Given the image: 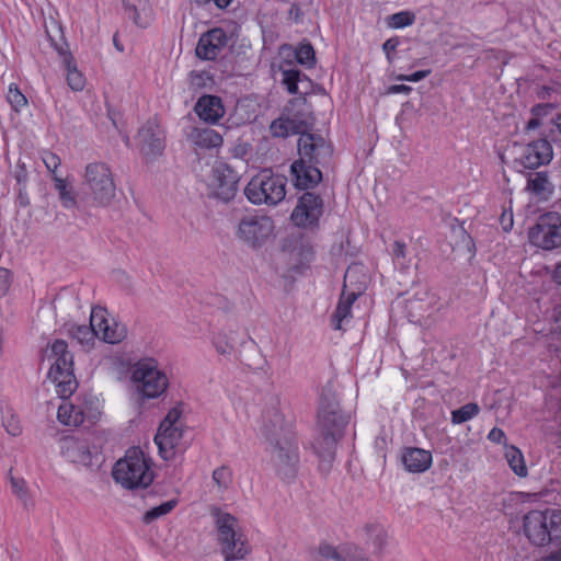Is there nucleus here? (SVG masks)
Here are the masks:
<instances>
[{
    "instance_id": "nucleus-45",
    "label": "nucleus",
    "mask_w": 561,
    "mask_h": 561,
    "mask_svg": "<svg viewBox=\"0 0 561 561\" xmlns=\"http://www.w3.org/2000/svg\"><path fill=\"white\" fill-rule=\"evenodd\" d=\"M214 83L213 76L208 71H192L190 73V84L195 89L209 88Z\"/></svg>"
},
{
    "instance_id": "nucleus-38",
    "label": "nucleus",
    "mask_w": 561,
    "mask_h": 561,
    "mask_svg": "<svg viewBox=\"0 0 561 561\" xmlns=\"http://www.w3.org/2000/svg\"><path fill=\"white\" fill-rule=\"evenodd\" d=\"M479 412L480 408L477 403H467L451 412V422L454 424H462L477 416Z\"/></svg>"
},
{
    "instance_id": "nucleus-26",
    "label": "nucleus",
    "mask_w": 561,
    "mask_h": 561,
    "mask_svg": "<svg viewBox=\"0 0 561 561\" xmlns=\"http://www.w3.org/2000/svg\"><path fill=\"white\" fill-rule=\"evenodd\" d=\"M99 412L88 413L82 408L76 407L70 401L64 400L58 407L57 419L67 426H79L85 419L94 422L99 417Z\"/></svg>"
},
{
    "instance_id": "nucleus-21",
    "label": "nucleus",
    "mask_w": 561,
    "mask_h": 561,
    "mask_svg": "<svg viewBox=\"0 0 561 561\" xmlns=\"http://www.w3.org/2000/svg\"><path fill=\"white\" fill-rule=\"evenodd\" d=\"M318 561H369L353 543L320 545Z\"/></svg>"
},
{
    "instance_id": "nucleus-29",
    "label": "nucleus",
    "mask_w": 561,
    "mask_h": 561,
    "mask_svg": "<svg viewBox=\"0 0 561 561\" xmlns=\"http://www.w3.org/2000/svg\"><path fill=\"white\" fill-rule=\"evenodd\" d=\"M302 122L291 118L287 115L274 119L270 126L271 134L274 137L286 138L290 135L300 134Z\"/></svg>"
},
{
    "instance_id": "nucleus-52",
    "label": "nucleus",
    "mask_w": 561,
    "mask_h": 561,
    "mask_svg": "<svg viewBox=\"0 0 561 561\" xmlns=\"http://www.w3.org/2000/svg\"><path fill=\"white\" fill-rule=\"evenodd\" d=\"M500 222H501V226H502V228H503V230L505 232L511 231V229L513 228V224H514L513 211H512L511 208H508V209L504 208L503 209V213H502L501 218H500Z\"/></svg>"
},
{
    "instance_id": "nucleus-13",
    "label": "nucleus",
    "mask_w": 561,
    "mask_h": 561,
    "mask_svg": "<svg viewBox=\"0 0 561 561\" xmlns=\"http://www.w3.org/2000/svg\"><path fill=\"white\" fill-rule=\"evenodd\" d=\"M515 162L524 169H537L551 161L553 150L546 139H538L527 145H513Z\"/></svg>"
},
{
    "instance_id": "nucleus-17",
    "label": "nucleus",
    "mask_w": 561,
    "mask_h": 561,
    "mask_svg": "<svg viewBox=\"0 0 561 561\" xmlns=\"http://www.w3.org/2000/svg\"><path fill=\"white\" fill-rule=\"evenodd\" d=\"M91 325L96 329V336L110 344L122 342L127 335L126 325L107 317L104 308L95 307L91 311Z\"/></svg>"
},
{
    "instance_id": "nucleus-40",
    "label": "nucleus",
    "mask_w": 561,
    "mask_h": 561,
    "mask_svg": "<svg viewBox=\"0 0 561 561\" xmlns=\"http://www.w3.org/2000/svg\"><path fill=\"white\" fill-rule=\"evenodd\" d=\"M211 344L220 355H230L234 350V343L227 333L218 332L213 335Z\"/></svg>"
},
{
    "instance_id": "nucleus-22",
    "label": "nucleus",
    "mask_w": 561,
    "mask_h": 561,
    "mask_svg": "<svg viewBox=\"0 0 561 561\" xmlns=\"http://www.w3.org/2000/svg\"><path fill=\"white\" fill-rule=\"evenodd\" d=\"M60 448L69 461L83 466L91 463V451L87 440L68 436L62 438Z\"/></svg>"
},
{
    "instance_id": "nucleus-58",
    "label": "nucleus",
    "mask_w": 561,
    "mask_h": 561,
    "mask_svg": "<svg viewBox=\"0 0 561 561\" xmlns=\"http://www.w3.org/2000/svg\"><path fill=\"white\" fill-rule=\"evenodd\" d=\"M18 202H19V205L22 207H26L30 205V199H28L27 193L25 191L20 190L19 195H18Z\"/></svg>"
},
{
    "instance_id": "nucleus-43",
    "label": "nucleus",
    "mask_w": 561,
    "mask_h": 561,
    "mask_svg": "<svg viewBox=\"0 0 561 561\" xmlns=\"http://www.w3.org/2000/svg\"><path fill=\"white\" fill-rule=\"evenodd\" d=\"M393 263L402 270L409 268L410 261L407 260V244L403 241H394L391 249Z\"/></svg>"
},
{
    "instance_id": "nucleus-4",
    "label": "nucleus",
    "mask_w": 561,
    "mask_h": 561,
    "mask_svg": "<svg viewBox=\"0 0 561 561\" xmlns=\"http://www.w3.org/2000/svg\"><path fill=\"white\" fill-rule=\"evenodd\" d=\"M112 476L117 483L130 490L147 488L154 478L151 459L138 447L126 451L125 457L115 463Z\"/></svg>"
},
{
    "instance_id": "nucleus-54",
    "label": "nucleus",
    "mask_w": 561,
    "mask_h": 561,
    "mask_svg": "<svg viewBox=\"0 0 561 561\" xmlns=\"http://www.w3.org/2000/svg\"><path fill=\"white\" fill-rule=\"evenodd\" d=\"M233 0H196L199 5H207L214 3L218 9H226Z\"/></svg>"
},
{
    "instance_id": "nucleus-42",
    "label": "nucleus",
    "mask_w": 561,
    "mask_h": 561,
    "mask_svg": "<svg viewBox=\"0 0 561 561\" xmlns=\"http://www.w3.org/2000/svg\"><path fill=\"white\" fill-rule=\"evenodd\" d=\"M7 100L15 112H20L27 106V99L14 83L9 85Z\"/></svg>"
},
{
    "instance_id": "nucleus-2",
    "label": "nucleus",
    "mask_w": 561,
    "mask_h": 561,
    "mask_svg": "<svg viewBox=\"0 0 561 561\" xmlns=\"http://www.w3.org/2000/svg\"><path fill=\"white\" fill-rule=\"evenodd\" d=\"M217 530V541L225 561H242L251 552V546L238 519L218 507L211 508Z\"/></svg>"
},
{
    "instance_id": "nucleus-39",
    "label": "nucleus",
    "mask_w": 561,
    "mask_h": 561,
    "mask_svg": "<svg viewBox=\"0 0 561 561\" xmlns=\"http://www.w3.org/2000/svg\"><path fill=\"white\" fill-rule=\"evenodd\" d=\"M415 14L411 11H400L387 16L386 22L390 28H403L415 22Z\"/></svg>"
},
{
    "instance_id": "nucleus-35",
    "label": "nucleus",
    "mask_w": 561,
    "mask_h": 561,
    "mask_svg": "<svg viewBox=\"0 0 561 561\" xmlns=\"http://www.w3.org/2000/svg\"><path fill=\"white\" fill-rule=\"evenodd\" d=\"M505 457L510 467L517 476L525 477L527 474L524 457L519 449L514 446L508 447Z\"/></svg>"
},
{
    "instance_id": "nucleus-5",
    "label": "nucleus",
    "mask_w": 561,
    "mask_h": 561,
    "mask_svg": "<svg viewBox=\"0 0 561 561\" xmlns=\"http://www.w3.org/2000/svg\"><path fill=\"white\" fill-rule=\"evenodd\" d=\"M47 357L53 359L48 379L55 385L60 398H69L77 389L78 382L73 375V356L64 340L54 341L48 347Z\"/></svg>"
},
{
    "instance_id": "nucleus-44",
    "label": "nucleus",
    "mask_w": 561,
    "mask_h": 561,
    "mask_svg": "<svg viewBox=\"0 0 561 561\" xmlns=\"http://www.w3.org/2000/svg\"><path fill=\"white\" fill-rule=\"evenodd\" d=\"M10 484L12 492L26 506L31 502L27 485L24 479L10 476Z\"/></svg>"
},
{
    "instance_id": "nucleus-15",
    "label": "nucleus",
    "mask_w": 561,
    "mask_h": 561,
    "mask_svg": "<svg viewBox=\"0 0 561 561\" xmlns=\"http://www.w3.org/2000/svg\"><path fill=\"white\" fill-rule=\"evenodd\" d=\"M239 176L226 163H218L211 170L209 187L211 195L225 203L230 202L237 194Z\"/></svg>"
},
{
    "instance_id": "nucleus-41",
    "label": "nucleus",
    "mask_w": 561,
    "mask_h": 561,
    "mask_svg": "<svg viewBox=\"0 0 561 561\" xmlns=\"http://www.w3.org/2000/svg\"><path fill=\"white\" fill-rule=\"evenodd\" d=\"M176 505L175 500L167 501L156 507H152L151 510L147 511L142 517V520L146 524H149L153 522L154 519L162 517L167 514H169Z\"/></svg>"
},
{
    "instance_id": "nucleus-11",
    "label": "nucleus",
    "mask_w": 561,
    "mask_h": 561,
    "mask_svg": "<svg viewBox=\"0 0 561 561\" xmlns=\"http://www.w3.org/2000/svg\"><path fill=\"white\" fill-rule=\"evenodd\" d=\"M529 242L543 250L561 247V217L557 213H547L538 218L528 231Z\"/></svg>"
},
{
    "instance_id": "nucleus-47",
    "label": "nucleus",
    "mask_w": 561,
    "mask_h": 561,
    "mask_svg": "<svg viewBox=\"0 0 561 561\" xmlns=\"http://www.w3.org/2000/svg\"><path fill=\"white\" fill-rule=\"evenodd\" d=\"M42 160L46 169L53 174V176L57 175L56 171L61 164L60 158L51 151H44Z\"/></svg>"
},
{
    "instance_id": "nucleus-49",
    "label": "nucleus",
    "mask_w": 561,
    "mask_h": 561,
    "mask_svg": "<svg viewBox=\"0 0 561 561\" xmlns=\"http://www.w3.org/2000/svg\"><path fill=\"white\" fill-rule=\"evenodd\" d=\"M181 411L178 408L171 409L163 421L160 423L159 427H170L181 425L180 423Z\"/></svg>"
},
{
    "instance_id": "nucleus-23",
    "label": "nucleus",
    "mask_w": 561,
    "mask_h": 561,
    "mask_svg": "<svg viewBox=\"0 0 561 561\" xmlns=\"http://www.w3.org/2000/svg\"><path fill=\"white\" fill-rule=\"evenodd\" d=\"M342 436L319 431L318 436L312 442V448L320 459L321 466L329 468L334 460L337 440Z\"/></svg>"
},
{
    "instance_id": "nucleus-51",
    "label": "nucleus",
    "mask_w": 561,
    "mask_h": 561,
    "mask_svg": "<svg viewBox=\"0 0 561 561\" xmlns=\"http://www.w3.org/2000/svg\"><path fill=\"white\" fill-rule=\"evenodd\" d=\"M546 106L537 105L533 107L531 112L535 115V117L530 118L526 124V130H534L538 128L541 125V121L538 118V116L543 112Z\"/></svg>"
},
{
    "instance_id": "nucleus-24",
    "label": "nucleus",
    "mask_w": 561,
    "mask_h": 561,
    "mask_svg": "<svg viewBox=\"0 0 561 561\" xmlns=\"http://www.w3.org/2000/svg\"><path fill=\"white\" fill-rule=\"evenodd\" d=\"M194 111L202 121L209 124H216L225 115L221 99L216 95L201 96L194 106Z\"/></svg>"
},
{
    "instance_id": "nucleus-16",
    "label": "nucleus",
    "mask_w": 561,
    "mask_h": 561,
    "mask_svg": "<svg viewBox=\"0 0 561 561\" xmlns=\"http://www.w3.org/2000/svg\"><path fill=\"white\" fill-rule=\"evenodd\" d=\"M323 214V201L319 195L305 193L298 199L290 219L295 226L301 228L313 227Z\"/></svg>"
},
{
    "instance_id": "nucleus-32",
    "label": "nucleus",
    "mask_w": 561,
    "mask_h": 561,
    "mask_svg": "<svg viewBox=\"0 0 561 561\" xmlns=\"http://www.w3.org/2000/svg\"><path fill=\"white\" fill-rule=\"evenodd\" d=\"M527 190L538 196H548L552 192V185L546 172L530 174L527 181Z\"/></svg>"
},
{
    "instance_id": "nucleus-28",
    "label": "nucleus",
    "mask_w": 561,
    "mask_h": 561,
    "mask_svg": "<svg viewBox=\"0 0 561 561\" xmlns=\"http://www.w3.org/2000/svg\"><path fill=\"white\" fill-rule=\"evenodd\" d=\"M188 139L196 147L203 149L217 148L222 145V137L214 129L207 127H195L188 135Z\"/></svg>"
},
{
    "instance_id": "nucleus-37",
    "label": "nucleus",
    "mask_w": 561,
    "mask_h": 561,
    "mask_svg": "<svg viewBox=\"0 0 561 561\" xmlns=\"http://www.w3.org/2000/svg\"><path fill=\"white\" fill-rule=\"evenodd\" d=\"M282 77V82L290 94H298V83L301 82L302 79L307 78L298 69L294 68L283 69Z\"/></svg>"
},
{
    "instance_id": "nucleus-14",
    "label": "nucleus",
    "mask_w": 561,
    "mask_h": 561,
    "mask_svg": "<svg viewBox=\"0 0 561 561\" xmlns=\"http://www.w3.org/2000/svg\"><path fill=\"white\" fill-rule=\"evenodd\" d=\"M333 153L331 145L321 136L301 133L298 138V159L324 165L330 162Z\"/></svg>"
},
{
    "instance_id": "nucleus-61",
    "label": "nucleus",
    "mask_w": 561,
    "mask_h": 561,
    "mask_svg": "<svg viewBox=\"0 0 561 561\" xmlns=\"http://www.w3.org/2000/svg\"><path fill=\"white\" fill-rule=\"evenodd\" d=\"M114 43H115V46L119 49V50H123L121 47H119V43H116V41L114 39Z\"/></svg>"
},
{
    "instance_id": "nucleus-33",
    "label": "nucleus",
    "mask_w": 561,
    "mask_h": 561,
    "mask_svg": "<svg viewBox=\"0 0 561 561\" xmlns=\"http://www.w3.org/2000/svg\"><path fill=\"white\" fill-rule=\"evenodd\" d=\"M54 185L56 191L58 192L59 199L61 205L65 208H73L77 206V199L75 193L67 183V181L58 175L53 176Z\"/></svg>"
},
{
    "instance_id": "nucleus-25",
    "label": "nucleus",
    "mask_w": 561,
    "mask_h": 561,
    "mask_svg": "<svg viewBox=\"0 0 561 561\" xmlns=\"http://www.w3.org/2000/svg\"><path fill=\"white\" fill-rule=\"evenodd\" d=\"M183 437L182 425L159 427L154 436V443L159 448V453L163 459H169L173 455V449L176 448Z\"/></svg>"
},
{
    "instance_id": "nucleus-6",
    "label": "nucleus",
    "mask_w": 561,
    "mask_h": 561,
    "mask_svg": "<svg viewBox=\"0 0 561 561\" xmlns=\"http://www.w3.org/2000/svg\"><path fill=\"white\" fill-rule=\"evenodd\" d=\"M524 533L536 546H546L561 537V512L558 510H534L523 518Z\"/></svg>"
},
{
    "instance_id": "nucleus-7",
    "label": "nucleus",
    "mask_w": 561,
    "mask_h": 561,
    "mask_svg": "<svg viewBox=\"0 0 561 561\" xmlns=\"http://www.w3.org/2000/svg\"><path fill=\"white\" fill-rule=\"evenodd\" d=\"M244 195L254 205L275 206L286 196V179L270 170H263L252 176L244 187Z\"/></svg>"
},
{
    "instance_id": "nucleus-27",
    "label": "nucleus",
    "mask_w": 561,
    "mask_h": 561,
    "mask_svg": "<svg viewBox=\"0 0 561 561\" xmlns=\"http://www.w3.org/2000/svg\"><path fill=\"white\" fill-rule=\"evenodd\" d=\"M402 462L410 472H424L432 465V454L422 448L410 447L403 451Z\"/></svg>"
},
{
    "instance_id": "nucleus-36",
    "label": "nucleus",
    "mask_w": 561,
    "mask_h": 561,
    "mask_svg": "<svg viewBox=\"0 0 561 561\" xmlns=\"http://www.w3.org/2000/svg\"><path fill=\"white\" fill-rule=\"evenodd\" d=\"M295 57L297 62L306 68H312L316 65V53L309 42H304L298 45L295 50Z\"/></svg>"
},
{
    "instance_id": "nucleus-34",
    "label": "nucleus",
    "mask_w": 561,
    "mask_h": 561,
    "mask_svg": "<svg viewBox=\"0 0 561 561\" xmlns=\"http://www.w3.org/2000/svg\"><path fill=\"white\" fill-rule=\"evenodd\" d=\"M70 336L82 346L90 347L93 345L96 335V329L90 325H71L69 329Z\"/></svg>"
},
{
    "instance_id": "nucleus-50",
    "label": "nucleus",
    "mask_w": 561,
    "mask_h": 561,
    "mask_svg": "<svg viewBox=\"0 0 561 561\" xmlns=\"http://www.w3.org/2000/svg\"><path fill=\"white\" fill-rule=\"evenodd\" d=\"M431 69L419 70L411 75H399L396 77L399 81L419 82L431 75Z\"/></svg>"
},
{
    "instance_id": "nucleus-53",
    "label": "nucleus",
    "mask_w": 561,
    "mask_h": 561,
    "mask_svg": "<svg viewBox=\"0 0 561 561\" xmlns=\"http://www.w3.org/2000/svg\"><path fill=\"white\" fill-rule=\"evenodd\" d=\"M412 91V88L410 85H405V84H393V85H390L387 90V93L388 94H399V93H402V94H410V92Z\"/></svg>"
},
{
    "instance_id": "nucleus-20",
    "label": "nucleus",
    "mask_w": 561,
    "mask_h": 561,
    "mask_svg": "<svg viewBox=\"0 0 561 561\" xmlns=\"http://www.w3.org/2000/svg\"><path fill=\"white\" fill-rule=\"evenodd\" d=\"M320 164L297 159L291 163L290 173L294 185L299 190H308L318 185L322 180Z\"/></svg>"
},
{
    "instance_id": "nucleus-59",
    "label": "nucleus",
    "mask_w": 561,
    "mask_h": 561,
    "mask_svg": "<svg viewBox=\"0 0 561 561\" xmlns=\"http://www.w3.org/2000/svg\"><path fill=\"white\" fill-rule=\"evenodd\" d=\"M553 278L558 284H561V264L557 265L553 273Z\"/></svg>"
},
{
    "instance_id": "nucleus-10",
    "label": "nucleus",
    "mask_w": 561,
    "mask_h": 561,
    "mask_svg": "<svg viewBox=\"0 0 561 561\" xmlns=\"http://www.w3.org/2000/svg\"><path fill=\"white\" fill-rule=\"evenodd\" d=\"M131 378L137 385L138 391L149 399L161 396L169 385L165 374L158 369L152 360L137 363Z\"/></svg>"
},
{
    "instance_id": "nucleus-60",
    "label": "nucleus",
    "mask_w": 561,
    "mask_h": 561,
    "mask_svg": "<svg viewBox=\"0 0 561 561\" xmlns=\"http://www.w3.org/2000/svg\"><path fill=\"white\" fill-rule=\"evenodd\" d=\"M554 124H556L557 128L559 129V131L561 133V113L556 117Z\"/></svg>"
},
{
    "instance_id": "nucleus-19",
    "label": "nucleus",
    "mask_w": 561,
    "mask_h": 561,
    "mask_svg": "<svg viewBox=\"0 0 561 561\" xmlns=\"http://www.w3.org/2000/svg\"><path fill=\"white\" fill-rule=\"evenodd\" d=\"M228 37L222 28H213L204 33L196 46V56L204 60H214L227 45Z\"/></svg>"
},
{
    "instance_id": "nucleus-31",
    "label": "nucleus",
    "mask_w": 561,
    "mask_h": 561,
    "mask_svg": "<svg viewBox=\"0 0 561 561\" xmlns=\"http://www.w3.org/2000/svg\"><path fill=\"white\" fill-rule=\"evenodd\" d=\"M56 49L64 57L68 85L75 91H81L85 84L83 75L77 69L76 65L72 62V57L69 54L64 53L61 47H56Z\"/></svg>"
},
{
    "instance_id": "nucleus-8",
    "label": "nucleus",
    "mask_w": 561,
    "mask_h": 561,
    "mask_svg": "<svg viewBox=\"0 0 561 561\" xmlns=\"http://www.w3.org/2000/svg\"><path fill=\"white\" fill-rule=\"evenodd\" d=\"M350 416L345 414L339 404L336 392L331 383L322 388L318 411V430L327 431L343 436Z\"/></svg>"
},
{
    "instance_id": "nucleus-48",
    "label": "nucleus",
    "mask_w": 561,
    "mask_h": 561,
    "mask_svg": "<svg viewBox=\"0 0 561 561\" xmlns=\"http://www.w3.org/2000/svg\"><path fill=\"white\" fill-rule=\"evenodd\" d=\"M400 44L399 37H391L387 39L382 45V50L386 54V58L389 64L394 61V51Z\"/></svg>"
},
{
    "instance_id": "nucleus-57",
    "label": "nucleus",
    "mask_w": 561,
    "mask_h": 561,
    "mask_svg": "<svg viewBox=\"0 0 561 561\" xmlns=\"http://www.w3.org/2000/svg\"><path fill=\"white\" fill-rule=\"evenodd\" d=\"M123 3H124V7L126 10L133 11V13H134L133 19H134L135 23H138V21H137L138 12L136 9V4L134 2H131L130 0H123Z\"/></svg>"
},
{
    "instance_id": "nucleus-55",
    "label": "nucleus",
    "mask_w": 561,
    "mask_h": 561,
    "mask_svg": "<svg viewBox=\"0 0 561 561\" xmlns=\"http://www.w3.org/2000/svg\"><path fill=\"white\" fill-rule=\"evenodd\" d=\"M7 432L12 436H18L21 433V426L18 420L12 417L8 423L4 424Z\"/></svg>"
},
{
    "instance_id": "nucleus-56",
    "label": "nucleus",
    "mask_w": 561,
    "mask_h": 561,
    "mask_svg": "<svg viewBox=\"0 0 561 561\" xmlns=\"http://www.w3.org/2000/svg\"><path fill=\"white\" fill-rule=\"evenodd\" d=\"M488 438L493 443H501L505 438V434L501 428L494 427L490 431Z\"/></svg>"
},
{
    "instance_id": "nucleus-46",
    "label": "nucleus",
    "mask_w": 561,
    "mask_h": 561,
    "mask_svg": "<svg viewBox=\"0 0 561 561\" xmlns=\"http://www.w3.org/2000/svg\"><path fill=\"white\" fill-rule=\"evenodd\" d=\"M213 480L220 489H228L232 482V471L227 466L214 470Z\"/></svg>"
},
{
    "instance_id": "nucleus-30",
    "label": "nucleus",
    "mask_w": 561,
    "mask_h": 561,
    "mask_svg": "<svg viewBox=\"0 0 561 561\" xmlns=\"http://www.w3.org/2000/svg\"><path fill=\"white\" fill-rule=\"evenodd\" d=\"M366 543L373 548L374 553L382 552L388 541L386 529L378 524L366 525L363 529Z\"/></svg>"
},
{
    "instance_id": "nucleus-18",
    "label": "nucleus",
    "mask_w": 561,
    "mask_h": 561,
    "mask_svg": "<svg viewBox=\"0 0 561 561\" xmlns=\"http://www.w3.org/2000/svg\"><path fill=\"white\" fill-rule=\"evenodd\" d=\"M137 140L141 152L148 158L162 154L165 147L164 131L156 119H149L139 129Z\"/></svg>"
},
{
    "instance_id": "nucleus-12",
    "label": "nucleus",
    "mask_w": 561,
    "mask_h": 561,
    "mask_svg": "<svg viewBox=\"0 0 561 561\" xmlns=\"http://www.w3.org/2000/svg\"><path fill=\"white\" fill-rule=\"evenodd\" d=\"M358 272L359 267L356 265L350 266L345 272L343 290L336 309L332 316V327L335 330L343 329V324L350 321L352 318L351 308L364 289L363 284H358L353 287L354 279Z\"/></svg>"
},
{
    "instance_id": "nucleus-3",
    "label": "nucleus",
    "mask_w": 561,
    "mask_h": 561,
    "mask_svg": "<svg viewBox=\"0 0 561 561\" xmlns=\"http://www.w3.org/2000/svg\"><path fill=\"white\" fill-rule=\"evenodd\" d=\"M82 187L95 207H108L116 197L115 174L103 161L89 162L82 172Z\"/></svg>"
},
{
    "instance_id": "nucleus-9",
    "label": "nucleus",
    "mask_w": 561,
    "mask_h": 561,
    "mask_svg": "<svg viewBox=\"0 0 561 561\" xmlns=\"http://www.w3.org/2000/svg\"><path fill=\"white\" fill-rule=\"evenodd\" d=\"M274 232L273 220L264 215L244 216L236 229L237 238L250 248H261Z\"/></svg>"
},
{
    "instance_id": "nucleus-1",
    "label": "nucleus",
    "mask_w": 561,
    "mask_h": 561,
    "mask_svg": "<svg viewBox=\"0 0 561 561\" xmlns=\"http://www.w3.org/2000/svg\"><path fill=\"white\" fill-rule=\"evenodd\" d=\"M261 432L268 444L267 451L276 474L284 481L295 479L299 469L298 445L285 428L283 415L277 410L266 412Z\"/></svg>"
}]
</instances>
